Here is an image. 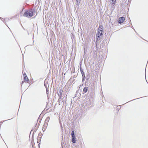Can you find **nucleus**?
<instances>
[{"instance_id": "obj_10", "label": "nucleus", "mask_w": 148, "mask_h": 148, "mask_svg": "<svg viewBox=\"0 0 148 148\" xmlns=\"http://www.w3.org/2000/svg\"><path fill=\"white\" fill-rule=\"evenodd\" d=\"M77 1V5H79V3L80 2V0H76Z\"/></svg>"}, {"instance_id": "obj_11", "label": "nucleus", "mask_w": 148, "mask_h": 148, "mask_svg": "<svg viewBox=\"0 0 148 148\" xmlns=\"http://www.w3.org/2000/svg\"><path fill=\"white\" fill-rule=\"evenodd\" d=\"M82 73V77L85 78V73H84V72H83V73Z\"/></svg>"}, {"instance_id": "obj_19", "label": "nucleus", "mask_w": 148, "mask_h": 148, "mask_svg": "<svg viewBox=\"0 0 148 148\" xmlns=\"http://www.w3.org/2000/svg\"><path fill=\"white\" fill-rule=\"evenodd\" d=\"M38 138H39V137H38V138H37V139H38Z\"/></svg>"}, {"instance_id": "obj_6", "label": "nucleus", "mask_w": 148, "mask_h": 148, "mask_svg": "<svg viewBox=\"0 0 148 148\" xmlns=\"http://www.w3.org/2000/svg\"><path fill=\"white\" fill-rule=\"evenodd\" d=\"M112 1V5L114 6L115 4L116 1V0H111Z\"/></svg>"}, {"instance_id": "obj_17", "label": "nucleus", "mask_w": 148, "mask_h": 148, "mask_svg": "<svg viewBox=\"0 0 148 148\" xmlns=\"http://www.w3.org/2000/svg\"><path fill=\"white\" fill-rule=\"evenodd\" d=\"M25 82L24 81H23L22 82L21 84H23L24 82Z\"/></svg>"}, {"instance_id": "obj_15", "label": "nucleus", "mask_w": 148, "mask_h": 148, "mask_svg": "<svg viewBox=\"0 0 148 148\" xmlns=\"http://www.w3.org/2000/svg\"><path fill=\"white\" fill-rule=\"evenodd\" d=\"M60 90V91H59V92H62V89L60 88H59V90Z\"/></svg>"}, {"instance_id": "obj_2", "label": "nucleus", "mask_w": 148, "mask_h": 148, "mask_svg": "<svg viewBox=\"0 0 148 148\" xmlns=\"http://www.w3.org/2000/svg\"><path fill=\"white\" fill-rule=\"evenodd\" d=\"M103 34H102V32L100 30L99 31H97V34H96V37H97V40H98V38H99L100 37V36L102 35Z\"/></svg>"}, {"instance_id": "obj_14", "label": "nucleus", "mask_w": 148, "mask_h": 148, "mask_svg": "<svg viewBox=\"0 0 148 148\" xmlns=\"http://www.w3.org/2000/svg\"><path fill=\"white\" fill-rule=\"evenodd\" d=\"M80 71H81V73H82L83 72H84L83 71V70L82 69L81 67L80 68Z\"/></svg>"}, {"instance_id": "obj_1", "label": "nucleus", "mask_w": 148, "mask_h": 148, "mask_svg": "<svg viewBox=\"0 0 148 148\" xmlns=\"http://www.w3.org/2000/svg\"><path fill=\"white\" fill-rule=\"evenodd\" d=\"M34 12L35 10L32 9H31L29 10H26L23 16L28 18H30L33 16Z\"/></svg>"}, {"instance_id": "obj_18", "label": "nucleus", "mask_w": 148, "mask_h": 148, "mask_svg": "<svg viewBox=\"0 0 148 148\" xmlns=\"http://www.w3.org/2000/svg\"><path fill=\"white\" fill-rule=\"evenodd\" d=\"M27 32L28 34V35H29V32H28V31H27Z\"/></svg>"}, {"instance_id": "obj_20", "label": "nucleus", "mask_w": 148, "mask_h": 148, "mask_svg": "<svg viewBox=\"0 0 148 148\" xmlns=\"http://www.w3.org/2000/svg\"><path fill=\"white\" fill-rule=\"evenodd\" d=\"M34 43V41L33 40V44Z\"/></svg>"}, {"instance_id": "obj_5", "label": "nucleus", "mask_w": 148, "mask_h": 148, "mask_svg": "<svg viewBox=\"0 0 148 148\" xmlns=\"http://www.w3.org/2000/svg\"><path fill=\"white\" fill-rule=\"evenodd\" d=\"M103 26H100L98 28V31H99L100 30L101 31L103 32Z\"/></svg>"}, {"instance_id": "obj_9", "label": "nucleus", "mask_w": 148, "mask_h": 148, "mask_svg": "<svg viewBox=\"0 0 148 148\" xmlns=\"http://www.w3.org/2000/svg\"><path fill=\"white\" fill-rule=\"evenodd\" d=\"M75 138H72V142L74 143H75Z\"/></svg>"}, {"instance_id": "obj_3", "label": "nucleus", "mask_w": 148, "mask_h": 148, "mask_svg": "<svg viewBox=\"0 0 148 148\" xmlns=\"http://www.w3.org/2000/svg\"><path fill=\"white\" fill-rule=\"evenodd\" d=\"M125 20V18L123 17H121L119 18L118 23L120 24L122 23Z\"/></svg>"}, {"instance_id": "obj_7", "label": "nucleus", "mask_w": 148, "mask_h": 148, "mask_svg": "<svg viewBox=\"0 0 148 148\" xmlns=\"http://www.w3.org/2000/svg\"><path fill=\"white\" fill-rule=\"evenodd\" d=\"M88 90V87H85L84 89H83V92H86Z\"/></svg>"}, {"instance_id": "obj_12", "label": "nucleus", "mask_w": 148, "mask_h": 148, "mask_svg": "<svg viewBox=\"0 0 148 148\" xmlns=\"http://www.w3.org/2000/svg\"><path fill=\"white\" fill-rule=\"evenodd\" d=\"M44 85H45V87L46 88V89L47 92H48V89L47 88V86H46L45 82H44Z\"/></svg>"}, {"instance_id": "obj_8", "label": "nucleus", "mask_w": 148, "mask_h": 148, "mask_svg": "<svg viewBox=\"0 0 148 148\" xmlns=\"http://www.w3.org/2000/svg\"><path fill=\"white\" fill-rule=\"evenodd\" d=\"M71 136L72 137V138H75V135H74V132L73 131H72Z\"/></svg>"}, {"instance_id": "obj_4", "label": "nucleus", "mask_w": 148, "mask_h": 148, "mask_svg": "<svg viewBox=\"0 0 148 148\" xmlns=\"http://www.w3.org/2000/svg\"><path fill=\"white\" fill-rule=\"evenodd\" d=\"M24 79L25 82H26L27 83H28L29 81V79L28 77H27L26 74H23Z\"/></svg>"}, {"instance_id": "obj_13", "label": "nucleus", "mask_w": 148, "mask_h": 148, "mask_svg": "<svg viewBox=\"0 0 148 148\" xmlns=\"http://www.w3.org/2000/svg\"><path fill=\"white\" fill-rule=\"evenodd\" d=\"M49 119L50 118H49V117H47V118H46V119H45V121L48 122L49 121Z\"/></svg>"}, {"instance_id": "obj_16", "label": "nucleus", "mask_w": 148, "mask_h": 148, "mask_svg": "<svg viewBox=\"0 0 148 148\" xmlns=\"http://www.w3.org/2000/svg\"><path fill=\"white\" fill-rule=\"evenodd\" d=\"M85 80V78L83 77L82 81H83Z\"/></svg>"}, {"instance_id": "obj_21", "label": "nucleus", "mask_w": 148, "mask_h": 148, "mask_svg": "<svg viewBox=\"0 0 148 148\" xmlns=\"http://www.w3.org/2000/svg\"><path fill=\"white\" fill-rule=\"evenodd\" d=\"M87 79V80H88V78H87V79Z\"/></svg>"}]
</instances>
